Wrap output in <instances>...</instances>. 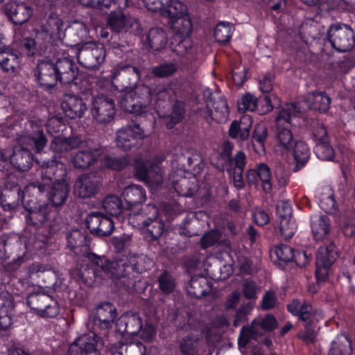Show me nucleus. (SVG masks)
Listing matches in <instances>:
<instances>
[{
  "label": "nucleus",
  "mask_w": 355,
  "mask_h": 355,
  "mask_svg": "<svg viewBox=\"0 0 355 355\" xmlns=\"http://www.w3.org/2000/svg\"><path fill=\"white\" fill-rule=\"evenodd\" d=\"M117 318L115 306L108 302H101L89 314L88 324L94 331L107 330L112 328Z\"/></svg>",
  "instance_id": "nucleus-9"
},
{
  "label": "nucleus",
  "mask_w": 355,
  "mask_h": 355,
  "mask_svg": "<svg viewBox=\"0 0 355 355\" xmlns=\"http://www.w3.org/2000/svg\"><path fill=\"white\" fill-rule=\"evenodd\" d=\"M204 345L200 334H190L183 337L179 343V349L182 355H200Z\"/></svg>",
  "instance_id": "nucleus-28"
},
{
  "label": "nucleus",
  "mask_w": 355,
  "mask_h": 355,
  "mask_svg": "<svg viewBox=\"0 0 355 355\" xmlns=\"http://www.w3.org/2000/svg\"><path fill=\"white\" fill-rule=\"evenodd\" d=\"M103 347L102 339L95 334H84L69 347V355H101Z\"/></svg>",
  "instance_id": "nucleus-14"
},
{
  "label": "nucleus",
  "mask_w": 355,
  "mask_h": 355,
  "mask_svg": "<svg viewBox=\"0 0 355 355\" xmlns=\"http://www.w3.org/2000/svg\"><path fill=\"white\" fill-rule=\"evenodd\" d=\"M159 288L166 295L172 293L175 288V279L168 271H164L158 277Z\"/></svg>",
  "instance_id": "nucleus-57"
},
{
  "label": "nucleus",
  "mask_w": 355,
  "mask_h": 355,
  "mask_svg": "<svg viewBox=\"0 0 355 355\" xmlns=\"http://www.w3.org/2000/svg\"><path fill=\"white\" fill-rule=\"evenodd\" d=\"M28 215L26 216V223L35 229L40 228L45 225H51L55 216L56 211L52 210L51 207L43 203L35 207L27 208Z\"/></svg>",
  "instance_id": "nucleus-18"
},
{
  "label": "nucleus",
  "mask_w": 355,
  "mask_h": 355,
  "mask_svg": "<svg viewBox=\"0 0 355 355\" xmlns=\"http://www.w3.org/2000/svg\"><path fill=\"white\" fill-rule=\"evenodd\" d=\"M273 254L275 255L277 260L282 263H288L293 261L295 257L293 249L284 244L277 246L273 251Z\"/></svg>",
  "instance_id": "nucleus-59"
},
{
  "label": "nucleus",
  "mask_w": 355,
  "mask_h": 355,
  "mask_svg": "<svg viewBox=\"0 0 355 355\" xmlns=\"http://www.w3.org/2000/svg\"><path fill=\"white\" fill-rule=\"evenodd\" d=\"M85 222L90 232L98 236H110L114 230L112 219L99 211L89 214Z\"/></svg>",
  "instance_id": "nucleus-19"
},
{
  "label": "nucleus",
  "mask_w": 355,
  "mask_h": 355,
  "mask_svg": "<svg viewBox=\"0 0 355 355\" xmlns=\"http://www.w3.org/2000/svg\"><path fill=\"white\" fill-rule=\"evenodd\" d=\"M331 221L328 216H315L311 221V231L315 241H319L327 238L330 231Z\"/></svg>",
  "instance_id": "nucleus-30"
},
{
  "label": "nucleus",
  "mask_w": 355,
  "mask_h": 355,
  "mask_svg": "<svg viewBox=\"0 0 355 355\" xmlns=\"http://www.w3.org/2000/svg\"><path fill=\"white\" fill-rule=\"evenodd\" d=\"M327 38L333 48L340 52L351 50L355 45L353 30L345 24H333L327 33Z\"/></svg>",
  "instance_id": "nucleus-11"
},
{
  "label": "nucleus",
  "mask_w": 355,
  "mask_h": 355,
  "mask_svg": "<svg viewBox=\"0 0 355 355\" xmlns=\"http://www.w3.org/2000/svg\"><path fill=\"white\" fill-rule=\"evenodd\" d=\"M21 188L18 185H15L9 189L6 187L0 191V206L5 210L15 209L22 201Z\"/></svg>",
  "instance_id": "nucleus-26"
},
{
  "label": "nucleus",
  "mask_w": 355,
  "mask_h": 355,
  "mask_svg": "<svg viewBox=\"0 0 355 355\" xmlns=\"http://www.w3.org/2000/svg\"><path fill=\"white\" fill-rule=\"evenodd\" d=\"M252 127L251 119L245 116L239 121H234L229 128V135L232 139L246 140L250 135V130Z\"/></svg>",
  "instance_id": "nucleus-32"
},
{
  "label": "nucleus",
  "mask_w": 355,
  "mask_h": 355,
  "mask_svg": "<svg viewBox=\"0 0 355 355\" xmlns=\"http://www.w3.org/2000/svg\"><path fill=\"white\" fill-rule=\"evenodd\" d=\"M54 64L57 81L62 85L73 83L78 76V68L71 59L62 58L58 59Z\"/></svg>",
  "instance_id": "nucleus-24"
},
{
  "label": "nucleus",
  "mask_w": 355,
  "mask_h": 355,
  "mask_svg": "<svg viewBox=\"0 0 355 355\" xmlns=\"http://www.w3.org/2000/svg\"><path fill=\"white\" fill-rule=\"evenodd\" d=\"M173 187L180 194L187 197L193 196L196 191V187H191L190 180L186 178L173 182Z\"/></svg>",
  "instance_id": "nucleus-61"
},
{
  "label": "nucleus",
  "mask_w": 355,
  "mask_h": 355,
  "mask_svg": "<svg viewBox=\"0 0 355 355\" xmlns=\"http://www.w3.org/2000/svg\"><path fill=\"white\" fill-rule=\"evenodd\" d=\"M167 36L163 29L153 28L150 29L146 35V42L150 48L154 51H160L167 44Z\"/></svg>",
  "instance_id": "nucleus-40"
},
{
  "label": "nucleus",
  "mask_w": 355,
  "mask_h": 355,
  "mask_svg": "<svg viewBox=\"0 0 355 355\" xmlns=\"http://www.w3.org/2000/svg\"><path fill=\"white\" fill-rule=\"evenodd\" d=\"M122 196L126 204V209H132L137 205L143 204L146 199L145 189L140 185L132 184L126 187Z\"/></svg>",
  "instance_id": "nucleus-27"
},
{
  "label": "nucleus",
  "mask_w": 355,
  "mask_h": 355,
  "mask_svg": "<svg viewBox=\"0 0 355 355\" xmlns=\"http://www.w3.org/2000/svg\"><path fill=\"white\" fill-rule=\"evenodd\" d=\"M187 291L189 296L201 298L210 292V284L204 275H193L187 286Z\"/></svg>",
  "instance_id": "nucleus-29"
},
{
  "label": "nucleus",
  "mask_w": 355,
  "mask_h": 355,
  "mask_svg": "<svg viewBox=\"0 0 355 355\" xmlns=\"http://www.w3.org/2000/svg\"><path fill=\"white\" fill-rule=\"evenodd\" d=\"M67 34L78 49L83 43L87 42L85 40L89 37V30L85 24L75 22L68 28Z\"/></svg>",
  "instance_id": "nucleus-35"
},
{
  "label": "nucleus",
  "mask_w": 355,
  "mask_h": 355,
  "mask_svg": "<svg viewBox=\"0 0 355 355\" xmlns=\"http://www.w3.org/2000/svg\"><path fill=\"white\" fill-rule=\"evenodd\" d=\"M245 155L242 151H239L234 156L232 179L237 189H241L245 186L243 173L245 166Z\"/></svg>",
  "instance_id": "nucleus-38"
},
{
  "label": "nucleus",
  "mask_w": 355,
  "mask_h": 355,
  "mask_svg": "<svg viewBox=\"0 0 355 355\" xmlns=\"http://www.w3.org/2000/svg\"><path fill=\"white\" fill-rule=\"evenodd\" d=\"M101 186V178L94 173H85L77 178L74 185L75 196L80 198L94 197Z\"/></svg>",
  "instance_id": "nucleus-17"
},
{
  "label": "nucleus",
  "mask_w": 355,
  "mask_h": 355,
  "mask_svg": "<svg viewBox=\"0 0 355 355\" xmlns=\"http://www.w3.org/2000/svg\"><path fill=\"white\" fill-rule=\"evenodd\" d=\"M27 304L39 315L55 317L59 313L58 302L51 296L44 293H32L27 297Z\"/></svg>",
  "instance_id": "nucleus-12"
},
{
  "label": "nucleus",
  "mask_w": 355,
  "mask_h": 355,
  "mask_svg": "<svg viewBox=\"0 0 355 355\" xmlns=\"http://www.w3.org/2000/svg\"><path fill=\"white\" fill-rule=\"evenodd\" d=\"M103 163L108 168L115 171H121L129 164L130 160L128 155H107L104 157Z\"/></svg>",
  "instance_id": "nucleus-54"
},
{
  "label": "nucleus",
  "mask_w": 355,
  "mask_h": 355,
  "mask_svg": "<svg viewBox=\"0 0 355 355\" xmlns=\"http://www.w3.org/2000/svg\"><path fill=\"white\" fill-rule=\"evenodd\" d=\"M143 227L146 228L150 237V241H154L161 237L164 231V223L159 218L150 221H142Z\"/></svg>",
  "instance_id": "nucleus-50"
},
{
  "label": "nucleus",
  "mask_w": 355,
  "mask_h": 355,
  "mask_svg": "<svg viewBox=\"0 0 355 355\" xmlns=\"http://www.w3.org/2000/svg\"><path fill=\"white\" fill-rule=\"evenodd\" d=\"M216 40L221 44L227 43L232 37V27L230 23L220 22L214 31Z\"/></svg>",
  "instance_id": "nucleus-55"
},
{
  "label": "nucleus",
  "mask_w": 355,
  "mask_h": 355,
  "mask_svg": "<svg viewBox=\"0 0 355 355\" xmlns=\"http://www.w3.org/2000/svg\"><path fill=\"white\" fill-rule=\"evenodd\" d=\"M294 160L296 162L295 171L304 166L310 157L309 149L304 141H296L293 145Z\"/></svg>",
  "instance_id": "nucleus-43"
},
{
  "label": "nucleus",
  "mask_w": 355,
  "mask_h": 355,
  "mask_svg": "<svg viewBox=\"0 0 355 355\" xmlns=\"http://www.w3.org/2000/svg\"><path fill=\"white\" fill-rule=\"evenodd\" d=\"M38 173L40 178L30 183L38 192L46 193L49 202L53 207L63 206L69 196L70 187L63 178L66 171L62 166L59 167L54 160L43 162Z\"/></svg>",
  "instance_id": "nucleus-1"
},
{
  "label": "nucleus",
  "mask_w": 355,
  "mask_h": 355,
  "mask_svg": "<svg viewBox=\"0 0 355 355\" xmlns=\"http://www.w3.org/2000/svg\"><path fill=\"white\" fill-rule=\"evenodd\" d=\"M105 49L102 43L87 42L77 49V59L79 64L87 69H98L105 60Z\"/></svg>",
  "instance_id": "nucleus-6"
},
{
  "label": "nucleus",
  "mask_w": 355,
  "mask_h": 355,
  "mask_svg": "<svg viewBox=\"0 0 355 355\" xmlns=\"http://www.w3.org/2000/svg\"><path fill=\"white\" fill-rule=\"evenodd\" d=\"M18 141L21 148L14 150L10 157V163L19 171H26L32 166L33 157L31 150L40 153L47 143L44 134L43 128L35 121H28L25 132L21 135Z\"/></svg>",
  "instance_id": "nucleus-2"
},
{
  "label": "nucleus",
  "mask_w": 355,
  "mask_h": 355,
  "mask_svg": "<svg viewBox=\"0 0 355 355\" xmlns=\"http://www.w3.org/2000/svg\"><path fill=\"white\" fill-rule=\"evenodd\" d=\"M127 257L128 263L133 275L141 274L150 268L152 260L144 254H133Z\"/></svg>",
  "instance_id": "nucleus-41"
},
{
  "label": "nucleus",
  "mask_w": 355,
  "mask_h": 355,
  "mask_svg": "<svg viewBox=\"0 0 355 355\" xmlns=\"http://www.w3.org/2000/svg\"><path fill=\"white\" fill-rule=\"evenodd\" d=\"M14 312L12 295L8 292L0 293V329L7 330L10 327Z\"/></svg>",
  "instance_id": "nucleus-25"
},
{
  "label": "nucleus",
  "mask_w": 355,
  "mask_h": 355,
  "mask_svg": "<svg viewBox=\"0 0 355 355\" xmlns=\"http://www.w3.org/2000/svg\"><path fill=\"white\" fill-rule=\"evenodd\" d=\"M140 72L134 66L125 65L118 70L112 78L113 86L119 92H130L140 79Z\"/></svg>",
  "instance_id": "nucleus-16"
},
{
  "label": "nucleus",
  "mask_w": 355,
  "mask_h": 355,
  "mask_svg": "<svg viewBox=\"0 0 355 355\" xmlns=\"http://www.w3.org/2000/svg\"><path fill=\"white\" fill-rule=\"evenodd\" d=\"M288 311L293 315L297 316L300 321L307 320L311 315L320 311L313 309L311 304L307 303L301 304L300 300L294 299L287 305Z\"/></svg>",
  "instance_id": "nucleus-36"
},
{
  "label": "nucleus",
  "mask_w": 355,
  "mask_h": 355,
  "mask_svg": "<svg viewBox=\"0 0 355 355\" xmlns=\"http://www.w3.org/2000/svg\"><path fill=\"white\" fill-rule=\"evenodd\" d=\"M144 132L139 124L127 125L119 129L116 133V146L124 150H129L138 146L144 138Z\"/></svg>",
  "instance_id": "nucleus-15"
},
{
  "label": "nucleus",
  "mask_w": 355,
  "mask_h": 355,
  "mask_svg": "<svg viewBox=\"0 0 355 355\" xmlns=\"http://www.w3.org/2000/svg\"><path fill=\"white\" fill-rule=\"evenodd\" d=\"M278 326L277 319L271 314L254 319L250 325L241 328L238 338L239 347H245L251 340H257L264 332H271Z\"/></svg>",
  "instance_id": "nucleus-5"
},
{
  "label": "nucleus",
  "mask_w": 355,
  "mask_h": 355,
  "mask_svg": "<svg viewBox=\"0 0 355 355\" xmlns=\"http://www.w3.org/2000/svg\"><path fill=\"white\" fill-rule=\"evenodd\" d=\"M203 95L207 103L205 117L207 122L215 121L222 123L226 121L229 115V109L224 96L219 94H214L209 89H206Z\"/></svg>",
  "instance_id": "nucleus-10"
},
{
  "label": "nucleus",
  "mask_w": 355,
  "mask_h": 355,
  "mask_svg": "<svg viewBox=\"0 0 355 355\" xmlns=\"http://www.w3.org/2000/svg\"><path fill=\"white\" fill-rule=\"evenodd\" d=\"M167 12L172 21L187 14V7L181 1L171 0L168 6Z\"/></svg>",
  "instance_id": "nucleus-62"
},
{
  "label": "nucleus",
  "mask_w": 355,
  "mask_h": 355,
  "mask_svg": "<svg viewBox=\"0 0 355 355\" xmlns=\"http://www.w3.org/2000/svg\"><path fill=\"white\" fill-rule=\"evenodd\" d=\"M185 115L184 103L176 101L173 106L169 115L166 116V127L172 129L175 125L180 123Z\"/></svg>",
  "instance_id": "nucleus-45"
},
{
  "label": "nucleus",
  "mask_w": 355,
  "mask_h": 355,
  "mask_svg": "<svg viewBox=\"0 0 355 355\" xmlns=\"http://www.w3.org/2000/svg\"><path fill=\"white\" fill-rule=\"evenodd\" d=\"M17 55L8 47L0 52V68L7 73H15L19 67Z\"/></svg>",
  "instance_id": "nucleus-39"
},
{
  "label": "nucleus",
  "mask_w": 355,
  "mask_h": 355,
  "mask_svg": "<svg viewBox=\"0 0 355 355\" xmlns=\"http://www.w3.org/2000/svg\"><path fill=\"white\" fill-rule=\"evenodd\" d=\"M103 208L110 215L118 217L121 214L124 207L119 197L112 195L104 199Z\"/></svg>",
  "instance_id": "nucleus-49"
},
{
  "label": "nucleus",
  "mask_w": 355,
  "mask_h": 355,
  "mask_svg": "<svg viewBox=\"0 0 355 355\" xmlns=\"http://www.w3.org/2000/svg\"><path fill=\"white\" fill-rule=\"evenodd\" d=\"M259 99L252 94H248L243 96L241 101L239 102V112L255 111L257 109Z\"/></svg>",
  "instance_id": "nucleus-64"
},
{
  "label": "nucleus",
  "mask_w": 355,
  "mask_h": 355,
  "mask_svg": "<svg viewBox=\"0 0 355 355\" xmlns=\"http://www.w3.org/2000/svg\"><path fill=\"white\" fill-rule=\"evenodd\" d=\"M352 353L350 340L346 335L340 334L332 341L328 355H351Z\"/></svg>",
  "instance_id": "nucleus-42"
},
{
  "label": "nucleus",
  "mask_w": 355,
  "mask_h": 355,
  "mask_svg": "<svg viewBox=\"0 0 355 355\" xmlns=\"http://www.w3.org/2000/svg\"><path fill=\"white\" fill-rule=\"evenodd\" d=\"M316 254L315 276L318 281H325L329 270L338 257V250L332 238L322 240Z\"/></svg>",
  "instance_id": "nucleus-7"
},
{
  "label": "nucleus",
  "mask_w": 355,
  "mask_h": 355,
  "mask_svg": "<svg viewBox=\"0 0 355 355\" xmlns=\"http://www.w3.org/2000/svg\"><path fill=\"white\" fill-rule=\"evenodd\" d=\"M90 262L99 266L102 270L114 280H119L123 286L130 288L135 283L136 277L130 271L127 257L110 261L105 256L90 254Z\"/></svg>",
  "instance_id": "nucleus-3"
},
{
  "label": "nucleus",
  "mask_w": 355,
  "mask_h": 355,
  "mask_svg": "<svg viewBox=\"0 0 355 355\" xmlns=\"http://www.w3.org/2000/svg\"><path fill=\"white\" fill-rule=\"evenodd\" d=\"M118 326L119 331H123L130 336L137 335L141 330V319L137 314L124 316Z\"/></svg>",
  "instance_id": "nucleus-37"
},
{
  "label": "nucleus",
  "mask_w": 355,
  "mask_h": 355,
  "mask_svg": "<svg viewBox=\"0 0 355 355\" xmlns=\"http://www.w3.org/2000/svg\"><path fill=\"white\" fill-rule=\"evenodd\" d=\"M309 318L307 320H302L304 322V329L298 333L297 337L306 343H314L317 336L316 325L319 320L322 318V314L319 312Z\"/></svg>",
  "instance_id": "nucleus-33"
},
{
  "label": "nucleus",
  "mask_w": 355,
  "mask_h": 355,
  "mask_svg": "<svg viewBox=\"0 0 355 355\" xmlns=\"http://www.w3.org/2000/svg\"><path fill=\"white\" fill-rule=\"evenodd\" d=\"M67 247L78 256L86 257L90 261V254H95L89 248L88 235L79 230H73L67 234Z\"/></svg>",
  "instance_id": "nucleus-23"
},
{
  "label": "nucleus",
  "mask_w": 355,
  "mask_h": 355,
  "mask_svg": "<svg viewBox=\"0 0 355 355\" xmlns=\"http://www.w3.org/2000/svg\"><path fill=\"white\" fill-rule=\"evenodd\" d=\"M62 26V22L59 16L51 12L48 16L46 21L41 26L42 28L46 29V31L58 37Z\"/></svg>",
  "instance_id": "nucleus-56"
},
{
  "label": "nucleus",
  "mask_w": 355,
  "mask_h": 355,
  "mask_svg": "<svg viewBox=\"0 0 355 355\" xmlns=\"http://www.w3.org/2000/svg\"><path fill=\"white\" fill-rule=\"evenodd\" d=\"M315 153L318 157L322 160H331L334 155V151L328 141L317 142Z\"/></svg>",
  "instance_id": "nucleus-60"
},
{
  "label": "nucleus",
  "mask_w": 355,
  "mask_h": 355,
  "mask_svg": "<svg viewBox=\"0 0 355 355\" xmlns=\"http://www.w3.org/2000/svg\"><path fill=\"white\" fill-rule=\"evenodd\" d=\"M90 112L93 119L100 124L111 122L115 115L114 103L111 98L98 95L92 98Z\"/></svg>",
  "instance_id": "nucleus-13"
},
{
  "label": "nucleus",
  "mask_w": 355,
  "mask_h": 355,
  "mask_svg": "<svg viewBox=\"0 0 355 355\" xmlns=\"http://www.w3.org/2000/svg\"><path fill=\"white\" fill-rule=\"evenodd\" d=\"M144 181L149 187L155 189L162 184L163 182V175L161 168L156 165H152L148 167V173Z\"/></svg>",
  "instance_id": "nucleus-58"
},
{
  "label": "nucleus",
  "mask_w": 355,
  "mask_h": 355,
  "mask_svg": "<svg viewBox=\"0 0 355 355\" xmlns=\"http://www.w3.org/2000/svg\"><path fill=\"white\" fill-rule=\"evenodd\" d=\"M87 101V99L78 95L66 94L62 98L61 107L69 119H80L88 110Z\"/></svg>",
  "instance_id": "nucleus-20"
},
{
  "label": "nucleus",
  "mask_w": 355,
  "mask_h": 355,
  "mask_svg": "<svg viewBox=\"0 0 355 355\" xmlns=\"http://www.w3.org/2000/svg\"><path fill=\"white\" fill-rule=\"evenodd\" d=\"M78 150L71 156V162L77 168L86 169L97 162L103 153L101 147L94 141H82Z\"/></svg>",
  "instance_id": "nucleus-8"
},
{
  "label": "nucleus",
  "mask_w": 355,
  "mask_h": 355,
  "mask_svg": "<svg viewBox=\"0 0 355 355\" xmlns=\"http://www.w3.org/2000/svg\"><path fill=\"white\" fill-rule=\"evenodd\" d=\"M128 17L121 12H111L107 17V25L112 31L116 33H123L125 31Z\"/></svg>",
  "instance_id": "nucleus-48"
},
{
  "label": "nucleus",
  "mask_w": 355,
  "mask_h": 355,
  "mask_svg": "<svg viewBox=\"0 0 355 355\" xmlns=\"http://www.w3.org/2000/svg\"><path fill=\"white\" fill-rule=\"evenodd\" d=\"M279 231L285 240L290 239L296 231V225L291 218L279 220Z\"/></svg>",
  "instance_id": "nucleus-63"
},
{
  "label": "nucleus",
  "mask_w": 355,
  "mask_h": 355,
  "mask_svg": "<svg viewBox=\"0 0 355 355\" xmlns=\"http://www.w3.org/2000/svg\"><path fill=\"white\" fill-rule=\"evenodd\" d=\"M33 73L36 82L42 88L52 89L58 83L54 64L51 61L38 62L33 70Z\"/></svg>",
  "instance_id": "nucleus-21"
},
{
  "label": "nucleus",
  "mask_w": 355,
  "mask_h": 355,
  "mask_svg": "<svg viewBox=\"0 0 355 355\" xmlns=\"http://www.w3.org/2000/svg\"><path fill=\"white\" fill-rule=\"evenodd\" d=\"M268 129L265 124L258 123L252 132V144L257 151L265 150V142L268 138Z\"/></svg>",
  "instance_id": "nucleus-46"
},
{
  "label": "nucleus",
  "mask_w": 355,
  "mask_h": 355,
  "mask_svg": "<svg viewBox=\"0 0 355 355\" xmlns=\"http://www.w3.org/2000/svg\"><path fill=\"white\" fill-rule=\"evenodd\" d=\"M299 103H289L284 105L276 118L275 136L279 144L285 150H291L296 141L291 130V122L293 117L301 114Z\"/></svg>",
  "instance_id": "nucleus-4"
},
{
  "label": "nucleus",
  "mask_w": 355,
  "mask_h": 355,
  "mask_svg": "<svg viewBox=\"0 0 355 355\" xmlns=\"http://www.w3.org/2000/svg\"><path fill=\"white\" fill-rule=\"evenodd\" d=\"M81 144V139L78 137L69 138L55 139L51 144V149L58 157H66L68 152L77 148Z\"/></svg>",
  "instance_id": "nucleus-31"
},
{
  "label": "nucleus",
  "mask_w": 355,
  "mask_h": 355,
  "mask_svg": "<svg viewBox=\"0 0 355 355\" xmlns=\"http://www.w3.org/2000/svg\"><path fill=\"white\" fill-rule=\"evenodd\" d=\"M305 101L310 108L326 112L330 107L331 98L324 92H313L306 95Z\"/></svg>",
  "instance_id": "nucleus-34"
},
{
  "label": "nucleus",
  "mask_w": 355,
  "mask_h": 355,
  "mask_svg": "<svg viewBox=\"0 0 355 355\" xmlns=\"http://www.w3.org/2000/svg\"><path fill=\"white\" fill-rule=\"evenodd\" d=\"M132 93L142 112H145L146 107L152 101V89L146 85H140L135 87Z\"/></svg>",
  "instance_id": "nucleus-44"
},
{
  "label": "nucleus",
  "mask_w": 355,
  "mask_h": 355,
  "mask_svg": "<svg viewBox=\"0 0 355 355\" xmlns=\"http://www.w3.org/2000/svg\"><path fill=\"white\" fill-rule=\"evenodd\" d=\"M119 104L125 112L135 114H141L142 112L139 105L136 103L132 91L127 92L121 95L119 100Z\"/></svg>",
  "instance_id": "nucleus-51"
},
{
  "label": "nucleus",
  "mask_w": 355,
  "mask_h": 355,
  "mask_svg": "<svg viewBox=\"0 0 355 355\" xmlns=\"http://www.w3.org/2000/svg\"><path fill=\"white\" fill-rule=\"evenodd\" d=\"M4 9L7 17L16 25H21L27 22L33 15L32 7L19 0H11L7 2Z\"/></svg>",
  "instance_id": "nucleus-22"
},
{
  "label": "nucleus",
  "mask_w": 355,
  "mask_h": 355,
  "mask_svg": "<svg viewBox=\"0 0 355 355\" xmlns=\"http://www.w3.org/2000/svg\"><path fill=\"white\" fill-rule=\"evenodd\" d=\"M256 167L263 191L266 193H269L272 189V173L270 168L264 163L258 164Z\"/></svg>",
  "instance_id": "nucleus-53"
},
{
  "label": "nucleus",
  "mask_w": 355,
  "mask_h": 355,
  "mask_svg": "<svg viewBox=\"0 0 355 355\" xmlns=\"http://www.w3.org/2000/svg\"><path fill=\"white\" fill-rule=\"evenodd\" d=\"M187 162L184 164L186 170L191 171L194 175L200 174L204 167L203 158L197 153L184 156Z\"/></svg>",
  "instance_id": "nucleus-52"
},
{
  "label": "nucleus",
  "mask_w": 355,
  "mask_h": 355,
  "mask_svg": "<svg viewBox=\"0 0 355 355\" xmlns=\"http://www.w3.org/2000/svg\"><path fill=\"white\" fill-rule=\"evenodd\" d=\"M178 69L176 62H164L152 68L151 73L155 77L164 78L173 76Z\"/></svg>",
  "instance_id": "nucleus-47"
}]
</instances>
